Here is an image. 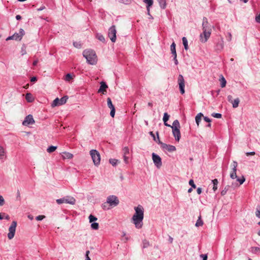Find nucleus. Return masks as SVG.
Listing matches in <instances>:
<instances>
[{"mask_svg":"<svg viewBox=\"0 0 260 260\" xmlns=\"http://www.w3.org/2000/svg\"><path fill=\"white\" fill-rule=\"evenodd\" d=\"M135 213L132 217V220L137 229H141L143 226V220L144 218V208L139 205L134 208Z\"/></svg>","mask_w":260,"mask_h":260,"instance_id":"1","label":"nucleus"},{"mask_svg":"<svg viewBox=\"0 0 260 260\" xmlns=\"http://www.w3.org/2000/svg\"><path fill=\"white\" fill-rule=\"evenodd\" d=\"M202 26L203 32L200 34V40L202 42L205 43L210 38L212 31V26L208 23L207 17H204Z\"/></svg>","mask_w":260,"mask_h":260,"instance_id":"2","label":"nucleus"},{"mask_svg":"<svg viewBox=\"0 0 260 260\" xmlns=\"http://www.w3.org/2000/svg\"><path fill=\"white\" fill-rule=\"evenodd\" d=\"M83 56L86 59L88 64L94 65L96 63L97 57L95 51L93 50H85L83 52Z\"/></svg>","mask_w":260,"mask_h":260,"instance_id":"3","label":"nucleus"},{"mask_svg":"<svg viewBox=\"0 0 260 260\" xmlns=\"http://www.w3.org/2000/svg\"><path fill=\"white\" fill-rule=\"evenodd\" d=\"M172 129L173 135L175 138V140L179 142L181 138V134L180 131V123L177 119L175 120L170 126Z\"/></svg>","mask_w":260,"mask_h":260,"instance_id":"4","label":"nucleus"},{"mask_svg":"<svg viewBox=\"0 0 260 260\" xmlns=\"http://www.w3.org/2000/svg\"><path fill=\"white\" fill-rule=\"evenodd\" d=\"M90 154L95 166H98L100 164L101 156L98 151L92 149L90 151Z\"/></svg>","mask_w":260,"mask_h":260,"instance_id":"5","label":"nucleus"},{"mask_svg":"<svg viewBox=\"0 0 260 260\" xmlns=\"http://www.w3.org/2000/svg\"><path fill=\"white\" fill-rule=\"evenodd\" d=\"M56 203L60 205L63 203H67L71 205H74L76 203V200L74 197L67 196L62 198L58 199L56 200Z\"/></svg>","mask_w":260,"mask_h":260,"instance_id":"6","label":"nucleus"},{"mask_svg":"<svg viewBox=\"0 0 260 260\" xmlns=\"http://www.w3.org/2000/svg\"><path fill=\"white\" fill-rule=\"evenodd\" d=\"M106 203L109 204L110 206L115 207L119 203V201L117 196L111 195L107 197Z\"/></svg>","mask_w":260,"mask_h":260,"instance_id":"7","label":"nucleus"},{"mask_svg":"<svg viewBox=\"0 0 260 260\" xmlns=\"http://www.w3.org/2000/svg\"><path fill=\"white\" fill-rule=\"evenodd\" d=\"M116 27L114 25L111 26L108 31V37L110 38L112 43H115L116 40Z\"/></svg>","mask_w":260,"mask_h":260,"instance_id":"8","label":"nucleus"},{"mask_svg":"<svg viewBox=\"0 0 260 260\" xmlns=\"http://www.w3.org/2000/svg\"><path fill=\"white\" fill-rule=\"evenodd\" d=\"M17 226V222L13 221L11 225L9 228V233L8 234V238L9 239H12L14 238L16 232V228Z\"/></svg>","mask_w":260,"mask_h":260,"instance_id":"9","label":"nucleus"},{"mask_svg":"<svg viewBox=\"0 0 260 260\" xmlns=\"http://www.w3.org/2000/svg\"><path fill=\"white\" fill-rule=\"evenodd\" d=\"M178 83L180 93L183 94L185 93V81L183 76L179 74L178 77Z\"/></svg>","mask_w":260,"mask_h":260,"instance_id":"10","label":"nucleus"},{"mask_svg":"<svg viewBox=\"0 0 260 260\" xmlns=\"http://www.w3.org/2000/svg\"><path fill=\"white\" fill-rule=\"evenodd\" d=\"M152 158L154 165L157 168L159 169L162 166V161L161 157L155 153H152Z\"/></svg>","mask_w":260,"mask_h":260,"instance_id":"11","label":"nucleus"},{"mask_svg":"<svg viewBox=\"0 0 260 260\" xmlns=\"http://www.w3.org/2000/svg\"><path fill=\"white\" fill-rule=\"evenodd\" d=\"M159 142L160 143V147L162 149L167 150V151L170 152L176 151V148L175 146L162 143L160 141H159Z\"/></svg>","mask_w":260,"mask_h":260,"instance_id":"12","label":"nucleus"},{"mask_svg":"<svg viewBox=\"0 0 260 260\" xmlns=\"http://www.w3.org/2000/svg\"><path fill=\"white\" fill-rule=\"evenodd\" d=\"M34 123L35 120L34 119L32 115L31 114H29L25 117L24 120L22 122V124L25 126H27L29 125L32 124Z\"/></svg>","mask_w":260,"mask_h":260,"instance_id":"13","label":"nucleus"},{"mask_svg":"<svg viewBox=\"0 0 260 260\" xmlns=\"http://www.w3.org/2000/svg\"><path fill=\"white\" fill-rule=\"evenodd\" d=\"M228 101L232 104L233 107L236 108L238 107L240 100L239 98H236L234 100H233V96L231 95H229L227 97Z\"/></svg>","mask_w":260,"mask_h":260,"instance_id":"14","label":"nucleus"},{"mask_svg":"<svg viewBox=\"0 0 260 260\" xmlns=\"http://www.w3.org/2000/svg\"><path fill=\"white\" fill-rule=\"evenodd\" d=\"M24 34V30L22 28H20L19 32H15L13 35V39L16 41H20Z\"/></svg>","mask_w":260,"mask_h":260,"instance_id":"15","label":"nucleus"},{"mask_svg":"<svg viewBox=\"0 0 260 260\" xmlns=\"http://www.w3.org/2000/svg\"><path fill=\"white\" fill-rule=\"evenodd\" d=\"M237 166H238L237 162L236 161H233V165H232L233 171H232V173L230 174V177L232 179H236V178L237 177V175L236 174Z\"/></svg>","mask_w":260,"mask_h":260,"instance_id":"16","label":"nucleus"},{"mask_svg":"<svg viewBox=\"0 0 260 260\" xmlns=\"http://www.w3.org/2000/svg\"><path fill=\"white\" fill-rule=\"evenodd\" d=\"M223 48V41L218 40L215 46V50L217 52H220Z\"/></svg>","mask_w":260,"mask_h":260,"instance_id":"17","label":"nucleus"},{"mask_svg":"<svg viewBox=\"0 0 260 260\" xmlns=\"http://www.w3.org/2000/svg\"><path fill=\"white\" fill-rule=\"evenodd\" d=\"M107 88H108V85L104 81H102L100 83V87L98 89V92L104 93L106 91Z\"/></svg>","mask_w":260,"mask_h":260,"instance_id":"18","label":"nucleus"},{"mask_svg":"<svg viewBox=\"0 0 260 260\" xmlns=\"http://www.w3.org/2000/svg\"><path fill=\"white\" fill-rule=\"evenodd\" d=\"M169 118H170V115L168 114V113L165 112L164 114V116H163L162 120H163V121H164V125L165 126H168V127L169 126H171V125L167 123V121L169 120Z\"/></svg>","mask_w":260,"mask_h":260,"instance_id":"19","label":"nucleus"},{"mask_svg":"<svg viewBox=\"0 0 260 260\" xmlns=\"http://www.w3.org/2000/svg\"><path fill=\"white\" fill-rule=\"evenodd\" d=\"M25 99L28 103H31L34 101V98L30 93H27L26 94Z\"/></svg>","mask_w":260,"mask_h":260,"instance_id":"20","label":"nucleus"},{"mask_svg":"<svg viewBox=\"0 0 260 260\" xmlns=\"http://www.w3.org/2000/svg\"><path fill=\"white\" fill-rule=\"evenodd\" d=\"M219 80L220 82V86L222 88L226 86V81L224 77L222 75L220 76Z\"/></svg>","mask_w":260,"mask_h":260,"instance_id":"21","label":"nucleus"},{"mask_svg":"<svg viewBox=\"0 0 260 260\" xmlns=\"http://www.w3.org/2000/svg\"><path fill=\"white\" fill-rule=\"evenodd\" d=\"M202 116H203V114L202 113H199L196 115V116L195 117V120H196V122L198 125H199V123L201 120V118Z\"/></svg>","mask_w":260,"mask_h":260,"instance_id":"22","label":"nucleus"},{"mask_svg":"<svg viewBox=\"0 0 260 260\" xmlns=\"http://www.w3.org/2000/svg\"><path fill=\"white\" fill-rule=\"evenodd\" d=\"M183 45L185 50L188 49V41L186 37H183L182 39Z\"/></svg>","mask_w":260,"mask_h":260,"instance_id":"23","label":"nucleus"},{"mask_svg":"<svg viewBox=\"0 0 260 260\" xmlns=\"http://www.w3.org/2000/svg\"><path fill=\"white\" fill-rule=\"evenodd\" d=\"M204 224L203 221L201 218V216L200 215L198 217V219L195 224L196 226L199 227L202 226Z\"/></svg>","mask_w":260,"mask_h":260,"instance_id":"24","label":"nucleus"},{"mask_svg":"<svg viewBox=\"0 0 260 260\" xmlns=\"http://www.w3.org/2000/svg\"><path fill=\"white\" fill-rule=\"evenodd\" d=\"M212 183L213 185V190L214 191H215L217 189V185L218 183V181L217 179H214L212 180Z\"/></svg>","mask_w":260,"mask_h":260,"instance_id":"25","label":"nucleus"},{"mask_svg":"<svg viewBox=\"0 0 260 260\" xmlns=\"http://www.w3.org/2000/svg\"><path fill=\"white\" fill-rule=\"evenodd\" d=\"M96 38L97 39H98L99 40H100V41H101V42H102L103 43H105L106 42V40H105V37H104V36L103 35H102L100 33H98L96 34Z\"/></svg>","mask_w":260,"mask_h":260,"instance_id":"26","label":"nucleus"},{"mask_svg":"<svg viewBox=\"0 0 260 260\" xmlns=\"http://www.w3.org/2000/svg\"><path fill=\"white\" fill-rule=\"evenodd\" d=\"M68 99V96L64 95L63 97H62L61 99H59V104L61 105H62L66 103L67 100Z\"/></svg>","mask_w":260,"mask_h":260,"instance_id":"27","label":"nucleus"},{"mask_svg":"<svg viewBox=\"0 0 260 260\" xmlns=\"http://www.w3.org/2000/svg\"><path fill=\"white\" fill-rule=\"evenodd\" d=\"M160 7L162 9H165L166 7V0H157Z\"/></svg>","mask_w":260,"mask_h":260,"instance_id":"28","label":"nucleus"},{"mask_svg":"<svg viewBox=\"0 0 260 260\" xmlns=\"http://www.w3.org/2000/svg\"><path fill=\"white\" fill-rule=\"evenodd\" d=\"M6 152L3 147L0 146V159H3L5 155Z\"/></svg>","mask_w":260,"mask_h":260,"instance_id":"29","label":"nucleus"},{"mask_svg":"<svg viewBox=\"0 0 260 260\" xmlns=\"http://www.w3.org/2000/svg\"><path fill=\"white\" fill-rule=\"evenodd\" d=\"M251 251L254 254L260 253V248L258 247H252Z\"/></svg>","mask_w":260,"mask_h":260,"instance_id":"30","label":"nucleus"},{"mask_svg":"<svg viewBox=\"0 0 260 260\" xmlns=\"http://www.w3.org/2000/svg\"><path fill=\"white\" fill-rule=\"evenodd\" d=\"M59 98H56L52 102L51 106L54 107L56 106H60Z\"/></svg>","mask_w":260,"mask_h":260,"instance_id":"31","label":"nucleus"},{"mask_svg":"<svg viewBox=\"0 0 260 260\" xmlns=\"http://www.w3.org/2000/svg\"><path fill=\"white\" fill-rule=\"evenodd\" d=\"M57 149V146L51 145L48 147L47 151L49 153H52L55 151Z\"/></svg>","mask_w":260,"mask_h":260,"instance_id":"32","label":"nucleus"},{"mask_svg":"<svg viewBox=\"0 0 260 260\" xmlns=\"http://www.w3.org/2000/svg\"><path fill=\"white\" fill-rule=\"evenodd\" d=\"M236 178L237 179V181L239 182V185L242 184L245 181V178L244 176H242L241 177L237 176Z\"/></svg>","mask_w":260,"mask_h":260,"instance_id":"33","label":"nucleus"},{"mask_svg":"<svg viewBox=\"0 0 260 260\" xmlns=\"http://www.w3.org/2000/svg\"><path fill=\"white\" fill-rule=\"evenodd\" d=\"M107 106L110 109L115 108L114 106L112 104L111 99L110 98L107 99Z\"/></svg>","mask_w":260,"mask_h":260,"instance_id":"34","label":"nucleus"},{"mask_svg":"<svg viewBox=\"0 0 260 260\" xmlns=\"http://www.w3.org/2000/svg\"><path fill=\"white\" fill-rule=\"evenodd\" d=\"M144 2L147 4V8L148 11H149V7H151L153 5V0H143Z\"/></svg>","mask_w":260,"mask_h":260,"instance_id":"35","label":"nucleus"},{"mask_svg":"<svg viewBox=\"0 0 260 260\" xmlns=\"http://www.w3.org/2000/svg\"><path fill=\"white\" fill-rule=\"evenodd\" d=\"M63 156L64 158L71 159L73 157V155L71 153L65 152L63 153Z\"/></svg>","mask_w":260,"mask_h":260,"instance_id":"36","label":"nucleus"},{"mask_svg":"<svg viewBox=\"0 0 260 260\" xmlns=\"http://www.w3.org/2000/svg\"><path fill=\"white\" fill-rule=\"evenodd\" d=\"M89 220L90 223L94 222L95 221L97 220L98 218L94 215L90 214L89 216Z\"/></svg>","mask_w":260,"mask_h":260,"instance_id":"37","label":"nucleus"},{"mask_svg":"<svg viewBox=\"0 0 260 260\" xmlns=\"http://www.w3.org/2000/svg\"><path fill=\"white\" fill-rule=\"evenodd\" d=\"M230 187V186L229 185L225 186V187L224 188V189L221 191V195L224 196L226 193V192L228 191V190L229 189Z\"/></svg>","mask_w":260,"mask_h":260,"instance_id":"38","label":"nucleus"},{"mask_svg":"<svg viewBox=\"0 0 260 260\" xmlns=\"http://www.w3.org/2000/svg\"><path fill=\"white\" fill-rule=\"evenodd\" d=\"M118 161V159L114 158H111L109 159V162L113 166H116L117 164V162Z\"/></svg>","mask_w":260,"mask_h":260,"instance_id":"39","label":"nucleus"},{"mask_svg":"<svg viewBox=\"0 0 260 260\" xmlns=\"http://www.w3.org/2000/svg\"><path fill=\"white\" fill-rule=\"evenodd\" d=\"M91 228L93 230H98L99 228V223L95 222L91 223Z\"/></svg>","mask_w":260,"mask_h":260,"instance_id":"40","label":"nucleus"},{"mask_svg":"<svg viewBox=\"0 0 260 260\" xmlns=\"http://www.w3.org/2000/svg\"><path fill=\"white\" fill-rule=\"evenodd\" d=\"M122 152L123 153V155H127L129 154V150L128 147H124L122 149Z\"/></svg>","mask_w":260,"mask_h":260,"instance_id":"41","label":"nucleus"},{"mask_svg":"<svg viewBox=\"0 0 260 260\" xmlns=\"http://www.w3.org/2000/svg\"><path fill=\"white\" fill-rule=\"evenodd\" d=\"M170 49H171V53H173V52H176V44L174 42H173L172 43V44L171 45Z\"/></svg>","mask_w":260,"mask_h":260,"instance_id":"42","label":"nucleus"},{"mask_svg":"<svg viewBox=\"0 0 260 260\" xmlns=\"http://www.w3.org/2000/svg\"><path fill=\"white\" fill-rule=\"evenodd\" d=\"M211 116L216 118H221L222 117V114L218 113H212Z\"/></svg>","mask_w":260,"mask_h":260,"instance_id":"43","label":"nucleus"},{"mask_svg":"<svg viewBox=\"0 0 260 260\" xmlns=\"http://www.w3.org/2000/svg\"><path fill=\"white\" fill-rule=\"evenodd\" d=\"M73 78V76L71 73H68L66 75L65 80L67 81H70Z\"/></svg>","mask_w":260,"mask_h":260,"instance_id":"44","label":"nucleus"},{"mask_svg":"<svg viewBox=\"0 0 260 260\" xmlns=\"http://www.w3.org/2000/svg\"><path fill=\"white\" fill-rule=\"evenodd\" d=\"M149 246V241H147L146 240L143 241V248H147Z\"/></svg>","mask_w":260,"mask_h":260,"instance_id":"45","label":"nucleus"},{"mask_svg":"<svg viewBox=\"0 0 260 260\" xmlns=\"http://www.w3.org/2000/svg\"><path fill=\"white\" fill-rule=\"evenodd\" d=\"M189 184L191 186V187L193 188H196V185L195 184L194 181L192 179H190L189 181Z\"/></svg>","mask_w":260,"mask_h":260,"instance_id":"46","label":"nucleus"},{"mask_svg":"<svg viewBox=\"0 0 260 260\" xmlns=\"http://www.w3.org/2000/svg\"><path fill=\"white\" fill-rule=\"evenodd\" d=\"M255 215L257 218L260 219V206L256 208L255 211Z\"/></svg>","mask_w":260,"mask_h":260,"instance_id":"47","label":"nucleus"},{"mask_svg":"<svg viewBox=\"0 0 260 260\" xmlns=\"http://www.w3.org/2000/svg\"><path fill=\"white\" fill-rule=\"evenodd\" d=\"M73 45L77 48H80L81 47V44L79 42H74L73 43Z\"/></svg>","mask_w":260,"mask_h":260,"instance_id":"48","label":"nucleus"},{"mask_svg":"<svg viewBox=\"0 0 260 260\" xmlns=\"http://www.w3.org/2000/svg\"><path fill=\"white\" fill-rule=\"evenodd\" d=\"M5 203V200L2 195H0V206H3Z\"/></svg>","mask_w":260,"mask_h":260,"instance_id":"49","label":"nucleus"},{"mask_svg":"<svg viewBox=\"0 0 260 260\" xmlns=\"http://www.w3.org/2000/svg\"><path fill=\"white\" fill-rule=\"evenodd\" d=\"M122 237L124 238L125 242L127 241L130 238V236L126 235V233L124 232H123Z\"/></svg>","mask_w":260,"mask_h":260,"instance_id":"50","label":"nucleus"},{"mask_svg":"<svg viewBox=\"0 0 260 260\" xmlns=\"http://www.w3.org/2000/svg\"><path fill=\"white\" fill-rule=\"evenodd\" d=\"M45 216L44 215H38L36 217V219L38 221L42 220Z\"/></svg>","mask_w":260,"mask_h":260,"instance_id":"51","label":"nucleus"},{"mask_svg":"<svg viewBox=\"0 0 260 260\" xmlns=\"http://www.w3.org/2000/svg\"><path fill=\"white\" fill-rule=\"evenodd\" d=\"M21 53L22 55H24L26 54V47L24 45H23V46L21 48Z\"/></svg>","mask_w":260,"mask_h":260,"instance_id":"52","label":"nucleus"},{"mask_svg":"<svg viewBox=\"0 0 260 260\" xmlns=\"http://www.w3.org/2000/svg\"><path fill=\"white\" fill-rule=\"evenodd\" d=\"M115 114V109L113 108L111 109L110 115L112 117H114Z\"/></svg>","mask_w":260,"mask_h":260,"instance_id":"53","label":"nucleus"},{"mask_svg":"<svg viewBox=\"0 0 260 260\" xmlns=\"http://www.w3.org/2000/svg\"><path fill=\"white\" fill-rule=\"evenodd\" d=\"M232 34L231 32H228V35L226 36V40L228 41H231L232 40Z\"/></svg>","mask_w":260,"mask_h":260,"instance_id":"54","label":"nucleus"},{"mask_svg":"<svg viewBox=\"0 0 260 260\" xmlns=\"http://www.w3.org/2000/svg\"><path fill=\"white\" fill-rule=\"evenodd\" d=\"M123 159L125 164H128L129 157L127 155H123Z\"/></svg>","mask_w":260,"mask_h":260,"instance_id":"55","label":"nucleus"},{"mask_svg":"<svg viewBox=\"0 0 260 260\" xmlns=\"http://www.w3.org/2000/svg\"><path fill=\"white\" fill-rule=\"evenodd\" d=\"M149 133V135L153 138V140L154 141H156V137L155 136V135L153 133V132H150Z\"/></svg>","mask_w":260,"mask_h":260,"instance_id":"56","label":"nucleus"},{"mask_svg":"<svg viewBox=\"0 0 260 260\" xmlns=\"http://www.w3.org/2000/svg\"><path fill=\"white\" fill-rule=\"evenodd\" d=\"M204 120L207 122H208V123H210L211 122V119L210 118H209L207 116H204Z\"/></svg>","mask_w":260,"mask_h":260,"instance_id":"57","label":"nucleus"},{"mask_svg":"<svg viewBox=\"0 0 260 260\" xmlns=\"http://www.w3.org/2000/svg\"><path fill=\"white\" fill-rule=\"evenodd\" d=\"M16 199L19 201L21 200L20 193L19 190H17Z\"/></svg>","mask_w":260,"mask_h":260,"instance_id":"58","label":"nucleus"},{"mask_svg":"<svg viewBox=\"0 0 260 260\" xmlns=\"http://www.w3.org/2000/svg\"><path fill=\"white\" fill-rule=\"evenodd\" d=\"M156 141H155V142L156 143H157L158 144L160 145V143H159V141H160V139H159V137L158 132H156Z\"/></svg>","mask_w":260,"mask_h":260,"instance_id":"59","label":"nucleus"},{"mask_svg":"<svg viewBox=\"0 0 260 260\" xmlns=\"http://www.w3.org/2000/svg\"><path fill=\"white\" fill-rule=\"evenodd\" d=\"M255 154L254 151L247 152L246 153V156L254 155Z\"/></svg>","mask_w":260,"mask_h":260,"instance_id":"60","label":"nucleus"},{"mask_svg":"<svg viewBox=\"0 0 260 260\" xmlns=\"http://www.w3.org/2000/svg\"><path fill=\"white\" fill-rule=\"evenodd\" d=\"M201 256L202 257V260H207V255L206 254H201Z\"/></svg>","mask_w":260,"mask_h":260,"instance_id":"61","label":"nucleus"},{"mask_svg":"<svg viewBox=\"0 0 260 260\" xmlns=\"http://www.w3.org/2000/svg\"><path fill=\"white\" fill-rule=\"evenodd\" d=\"M198 194H200L202 192V188L201 187H198L197 189Z\"/></svg>","mask_w":260,"mask_h":260,"instance_id":"62","label":"nucleus"},{"mask_svg":"<svg viewBox=\"0 0 260 260\" xmlns=\"http://www.w3.org/2000/svg\"><path fill=\"white\" fill-rule=\"evenodd\" d=\"M37 78L35 76H34L30 78V81L32 82H35L37 81Z\"/></svg>","mask_w":260,"mask_h":260,"instance_id":"63","label":"nucleus"},{"mask_svg":"<svg viewBox=\"0 0 260 260\" xmlns=\"http://www.w3.org/2000/svg\"><path fill=\"white\" fill-rule=\"evenodd\" d=\"M255 20L257 23H260V17H255Z\"/></svg>","mask_w":260,"mask_h":260,"instance_id":"64","label":"nucleus"}]
</instances>
